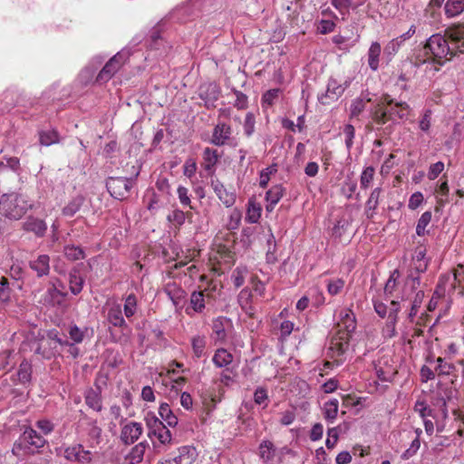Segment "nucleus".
Instances as JSON below:
<instances>
[{
  "label": "nucleus",
  "mask_w": 464,
  "mask_h": 464,
  "mask_svg": "<svg viewBox=\"0 0 464 464\" xmlns=\"http://www.w3.org/2000/svg\"><path fill=\"white\" fill-rule=\"evenodd\" d=\"M34 204L25 194L13 191L0 197V214L9 220H20Z\"/></svg>",
  "instance_id": "nucleus-1"
},
{
  "label": "nucleus",
  "mask_w": 464,
  "mask_h": 464,
  "mask_svg": "<svg viewBox=\"0 0 464 464\" xmlns=\"http://www.w3.org/2000/svg\"><path fill=\"white\" fill-rule=\"evenodd\" d=\"M409 109V105L404 102H395L393 106L386 109L378 104L372 111V119L376 124L384 125L388 121L394 122L396 118L401 120L407 118Z\"/></svg>",
  "instance_id": "nucleus-2"
},
{
  "label": "nucleus",
  "mask_w": 464,
  "mask_h": 464,
  "mask_svg": "<svg viewBox=\"0 0 464 464\" xmlns=\"http://www.w3.org/2000/svg\"><path fill=\"white\" fill-rule=\"evenodd\" d=\"M424 48L430 53L433 56L434 63L439 65H443L444 61L442 59H445V61L450 60L456 55L450 48L447 38L439 34L431 35L428 39Z\"/></svg>",
  "instance_id": "nucleus-3"
},
{
  "label": "nucleus",
  "mask_w": 464,
  "mask_h": 464,
  "mask_svg": "<svg viewBox=\"0 0 464 464\" xmlns=\"http://www.w3.org/2000/svg\"><path fill=\"white\" fill-rule=\"evenodd\" d=\"M139 173L140 172L137 171L133 178L129 179L122 177H109L106 179V188L110 195L118 200L126 199L129 197L130 191L133 187Z\"/></svg>",
  "instance_id": "nucleus-4"
},
{
  "label": "nucleus",
  "mask_w": 464,
  "mask_h": 464,
  "mask_svg": "<svg viewBox=\"0 0 464 464\" xmlns=\"http://www.w3.org/2000/svg\"><path fill=\"white\" fill-rule=\"evenodd\" d=\"M128 50H121L113 55L100 71L96 77L99 83L107 82L130 58Z\"/></svg>",
  "instance_id": "nucleus-5"
},
{
  "label": "nucleus",
  "mask_w": 464,
  "mask_h": 464,
  "mask_svg": "<svg viewBox=\"0 0 464 464\" xmlns=\"http://www.w3.org/2000/svg\"><path fill=\"white\" fill-rule=\"evenodd\" d=\"M455 54L464 53V25L450 27L445 35Z\"/></svg>",
  "instance_id": "nucleus-6"
},
{
  "label": "nucleus",
  "mask_w": 464,
  "mask_h": 464,
  "mask_svg": "<svg viewBox=\"0 0 464 464\" xmlns=\"http://www.w3.org/2000/svg\"><path fill=\"white\" fill-rule=\"evenodd\" d=\"M198 95L208 109L215 108L220 96V88L216 82L204 83L199 87Z\"/></svg>",
  "instance_id": "nucleus-7"
},
{
  "label": "nucleus",
  "mask_w": 464,
  "mask_h": 464,
  "mask_svg": "<svg viewBox=\"0 0 464 464\" xmlns=\"http://www.w3.org/2000/svg\"><path fill=\"white\" fill-rule=\"evenodd\" d=\"M232 129L225 122L218 123L213 130L210 143L215 146H223L230 139Z\"/></svg>",
  "instance_id": "nucleus-8"
},
{
  "label": "nucleus",
  "mask_w": 464,
  "mask_h": 464,
  "mask_svg": "<svg viewBox=\"0 0 464 464\" xmlns=\"http://www.w3.org/2000/svg\"><path fill=\"white\" fill-rule=\"evenodd\" d=\"M341 316V322L338 323V334L341 335V338L351 339L356 329L355 317L353 314H350L348 312H345L343 315L342 313Z\"/></svg>",
  "instance_id": "nucleus-9"
},
{
  "label": "nucleus",
  "mask_w": 464,
  "mask_h": 464,
  "mask_svg": "<svg viewBox=\"0 0 464 464\" xmlns=\"http://www.w3.org/2000/svg\"><path fill=\"white\" fill-rule=\"evenodd\" d=\"M142 433V426L138 422H130L122 427L121 440L124 444L134 443Z\"/></svg>",
  "instance_id": "nucleus-10"
},
{
  "label": "nucleus",
  "mask_w": 464,
  "mask_h": 464,
  "mask_svg": "<svg viewBox=\"0 0 464 464\" xmlns=\"http://www.w3.org/2000/svg\"><path fill=\"white\" fill-rule=\"evenodd\" d=\"M344 90L345 87L338 83V82L335 79H330L327 83L326 92L324 94H322L319 97V101L323 104L329 103L327 99H330L332 101L337 100L338 97H340L343 94Z\"/></svg>",
  "instance_id": "nucleus-11"
},
{
  "label": "nucleus",
  "mask_w": 464,
  "mask_h": 464,
  "mask_svg": "<svg viewBox=\"0 0 464 464\" xmlns=\"http://www.w3.org/2000/svg\"><path fill=\"white\" fill-rule=\"evenodd\" d=\"M23 229L34 233L38 237H43L46 233L47 226L43 219L31 216L23 223Z\"/></svg>",
  "instance_id": "nucleus-12"
},
{
  "label": "nucleus",
  "mask_w": 464,
  "mask_h": 464,
  "mask_svg": "<svg viewBox=\"0 0 464 464\" xmlns=\"http://www.w3.org/2000/svg\"><path fill=\"white\" fill-rule=\"evenodd\" d=\"M211 187L214 189L216 195L219 198V200L226 206L231 207L235 204L236 195L233 192H229L227 190L222 182L218 179L211 180Z\"/></svg>",
  "instance_id": "nucleus-13"
},
{
  "label": "nucleus",
  "mask_w": 464,
  "mask_h": 464,
  "mask_svg": "<svg viewBox=\"0 0 464 464\" xmlns=\"http://www.w3.org/2000/svg\"><path fill=\"white\" fill-rule=\"evenodd\" d=\"M29 267L36 273L38 277L45 276L50 272V257L48 255H40L29 262Z\"/></svg>",
  "instance_id": "nucleus-14"
},
{
  "label": "nucleus",
  "mask_w": 464,
  "mask_h": 464,
  "mask_svg": "<svg viewBox=\"0 0 464 464\" xmlns=\"http://www.w3.org/2000/svg\"><path fill=\"white\" fill-rule=\"evenodd\" d=\"M84 401L86 405L93 411L100 412L102 410V398L101 391H92V387L85 390Z\"/></svg>",
  "instance_id": "nucleus-15"
},
{
  "label": "nucleus",
  "mask_w": 464,
  "mask_h": 464,
  "mask_svg": "<svg viewBox=\"0 0 464 464\" xmlns=\"http://www.w3.org/2000/svg\"><path fill=\"white\" fill-rule=\"evenodd\" d=\"M21 440L23 442L37 449L44 447L46 443L45 439L31 427L24 430L21 436Z\"/></svg>",
  "instance_id": "nucleus-16"
},
{
  "label": "nucleus",
  "mask_w": 464,
  "mask_h": 464,
  "mask_svg": "<svg viewBox=\"0 0 464 464\" xmlns=\"http://www.w3.org/2000/svg\"><path fill=\"white\" fill-rule=\"evenodd\" d=\"M382 53V46L378 42L372 43L368 51V65L372 71H377L379 68L380 55Z\"/></svg>",
  "instance_id": "nucleus-17"
},
{
  "label": "nucleus",
  "mask_w": 464,
  "mask_h": 464,
  "mask_svg": "<svg viewBox=\"0 0 464 464\" xmlns=\"http://www.w3.org/2000/svg\"><path fill=\"white\" fill-rule=\"evenodd\" d=\"M219 155L217 150L205 148L203 150L204 169L206 171L212 172L217 165Z\"/></svg>",
  "instance_id": "nucleus-18"
},
{
  "label": "nucleus",
  "mask_w": 464,
  "mask_h": 464,
  "mask_svg": "<svg viewBox=\"0 0 464 464\" xmlns=\"http://www.w3.org/2000/svg\"><path fill=\"white\" fill-rule=\"evenodd\" d=\"M382 192L381 188H375L365 204V215L367 218L372 219L374 216V210L377 208L379 204V198Z\"/></svg>",
  "instance_id": "nucleus-19"
},
{
  "label": "nucleus",
  "mask_w": 464,
  "mask_h": 464,
  "mask_svg": "<svg viewBox=\"0 0 464 464\" xmlns=\"http://www.w3.org/2000/svg\"><path fill=\"white\" fill-rule=\"evenodd\" d=\"M148 446L147 442H140L134 446L130 452L126 456V459L129 460V464H139L142 461L143 456Z\"/></svg>",
  "instance_id": "nucleus-20"
},
{
  "label": "nucleus",
  "mask_w": 464,
  "mask_h": 464,
  "mask_svg": "<svg viewBox=\"0 0 464 464\" xmlns=\"http://www.w3.org/2000/svg\"><path fill=\"white\" fill-rule=\"evenodd\" d=\"M444 11L448 18L460 14L464 11V0H447Z\"/></svg>",
  "instance_id": "nucleus-21"
},
{
  "label": "nucleus",
  "mask_w": 464,
  "mask_h": 464,
  "mask_svg": "<svg viewBox=\"0 0 464 464\" xmlns=\"http://www.w3.org/2000/svg\"><path fill=\"white\" fill-rule=\"evenodd\" d=\"M339 401L337 399H332L326 401L323 407L324 419L329 422H334L338 414Z\"/></svg>",
  "instance_id": "nucleus-22"
},
{
  "label": "nucleus",
  "mask_w": 464,
  "mask_h": 464,
  "mask_svg": "<svg viewBox=\"0 0 464 464\" xmlns=\"http://www.w3.org/2000/svg\"><path fill=\"white\" fill-rule=\"evenodd\" d=\"M159 414L168 426L175 427L178 424V418L172 412L169 405L167 402H163L160 405Z\"/></svg>",
  "instance_id": "nucleus-23"
},
{
  "label": "nucleus",
  "mask_w": 464,
  "mask_h": 464,
  "mask_svg": "<svg viewBox=\"0 0 464 464\" xmlns=\"http://www.w3.org/2000/svg\"><path fill=\"white\" fill-rule=\"evenodd\" d=\"M212 361L217 367L222 368L232 362L233 355L226 349L220 348L216 351Z\"/></svg>",
  "instance_id": "nucleus-24"
},
{
  "label": "nucleus",
  "mask_w": 464,
  "mask_h": 464,
  "mask_svg": "<svg viewBox=\"0 0 464 464\" xmlns=\"http://www.w3.org/2000/svg\"><path fill=\"white\" fill-rule=\"evenodd\" d=\"M84 203V198L81 195L73 198L62 210L65 217H73Z\"/></svg>",
  "instance_id": "nucleus-25"
},
{
  "label": "nucleus",
  "mask_w": 464,
  "mask_h": 464,
  "mask_svg": "<svg viewBox=\"0 0 464 464\" xmlns=\"http://www.w3.org/2000/svg\"><path fill=\"white\" fill-rule=\"evenodd\" d=\"M60 136L55 130H47L39 131V142L43 146H50L58 143Z\"/></svg>",
  "instance_id": "nucleus-26"
},
{
  "label": "nucleus",
  "mask_w": 464,
  "mask_h": 464,
  "mask_svg": "<svg viewBox=\"0 0 464 464\" xmlns=\"http://www.w3.org/2000/svg\"><path fill=\"white\" fill-rule=\"evenodd\" d=\"M84 279L83 277L79 274L78 271L74 270L70 273L69 275V285H70V291L74 295H79L83 286Z\"/></svg>",
  "instance_id": "nucleus-27"
},
{
  "label": "nucleus",
  "mask_w": 464,
  "mask_h": 464,
  "mask_svg": "<svg viewBox=\"0 0 464 464\" xmlns=\"http://www.w3.org/2000/svg\"><path fill=\"white\" fill-rule=\"evenodd\" d=\"M262 208L255 200L250 199L247 205L246 220L251 224L256 223L261 216Z\"/></svg>",
  "instance_id": "nucleus-28"
},
{
  "label": "nucleus",
  "mask_w": 464,
  "mask_h": 464,
  "mask_svg": "<svg viewBox=\"0 0 464 464\" xmlns=\"http://www.w3.org/2000/svg\"><path fill=\"white\" fill-rule=\"evenodd\" d=\"M32 365L27 361L24 360L18 368L17 378L18 382L22 384H26L31 382L32 378Z\"/></svg>",
  "instance_id": "nucleus-29"
},
{
  "label": "nucleus",
  "mask_w": 464,
  "mask_h": 464,
  "mask_svg": "<svg viewBox=\"0 0 464 464\" xmlns=\"http://www.w3.org/2000/svg\"><path fill=\"white\" fill-rule=\"evenodd\" d=\"M275 450L274 444L269 440H264L259 445V456L265 462L274 458Z\"/></svg>",
  "instance_id": "nucleus-30"
},
{
  "label": "nucleus",
  "mask_w": 464,
  "mask_h": 464,
  "mask_svg": "<svg viewBox=\"0 0 464 464\" xmlns=\"http://www.w3.org/2000/svg\"><path fill=\"white\" fill-rule=\"evenodd\" d=\"M432 214L430 211L424 212L418 220L416 226V234L419 237H423L424 235H429L430 230H426V227L431 221Z\"/></svg>",
  "instance_id": "nucleus-31"
},
{
  "label": "nucleus",
  "mask_w": 464,
  "mask_h": 464,
  "mask_svg": "<svg viewBox=\"0 0 464 464\" xmlns=\"http://www.w3.org/2000/svg\"><path fill=\"white\" fill-rule=\"evenodd\" d=\"M64 256L68 260L76 261L85 258L84 250L78 246H66L64 247Z\"/></svg>",
  "instance_id": "nucleus-32"
},
{
  "label": "nucleus",
  "mask_w": 464,
  "mask_h": 464,
  "mask_svg": "<svg viewBox=\"0 0 464 464\" xmlns=\"http://www.w3.org/2000/svg\"><path fill=\"white\" fill-rule=\"evenodd\" d=\"M401 45V40L394 38L390 41L384 47L383 57L387 59V63H390L392 57L398 53Z\"/></svg>",
  "instance_id": "nucleus-33"
},
{
  "label": "nucleus",
  "mask_w": 464,
  "mask_h": 464,
  "mask_svg": "<svg viewBox=\"0 0 464 464\" xmlns=\"http://www.w3.org/2000/svg\"><path fill=\"white\" fill-rule=\"evenodd\" d=\"M66 294L58 290L54 285L49 287L46 292L45 300L54 304H61Z\"/></svg>",
  "instance_id": "nucleus-34"
},
{
  "label": "nucleus",
  "mask_w": 464,
  "mask_h": 464,
  "mask_svg": "<svg viewBox=\"0 0 464 464\" xmlns=\"http://www.w3.org/2000/svg\"><path fill=\"white\" fill-rule=\"evenodd\" d=\"M284 192L285 188L282 185H275L266 191V199L272 204H277L282 198Z\"/></svg>",
  "instance_id": "nucleus-35"
},
{
  "label": "nucleus",
  "mask_w": 464,
  "mask_h": 464,
  "mask_svg": "<svg viewBox=\"0 0 464 464\" xmlns=\"http://www.w3.org/2000/svg\"><path fill=\"white\" fill-rule=\"evenodd\" d=\"M190 304L197 313H201L205 308L204 294L202 291H194L190 296Z\"/></svg>",
  "instance_id": "nucleus-36"
},
{
  "label": "nucleus",
  "mask_w": 464,
  "mask_h": 464,
  "mask_svg": "<svg viewBox=\"0 0 464 464\" xmlns=\"http://www.w3.org/2000/svg\"><path fill=\"white\" fill-rule=\"evenodd\" d=\"M153 431L152 436L157 437L161 444L169 443L171 441V433L165 424H162L158 430Z\"/></svg>",
  "instance_id": "nucleus-37"
},
{
  "label": "nucleus",
  "mask_w": 464,
  "mask_h": 464,
  "mask_svg": "<svg viewBox=\"0 0 464 464\" xmlns=\"http://www.w3.org/2000/svg\"><path fill=\"white\" fill-rule=\"evenodd\" d=\"M277 171L276 165H271L260 172L259 186L266 188L268 185L270 176Z\"/></svg>",
  "instance_id": "nucleus-38"
},
{
  "label": "nucleus",
  "mask_w": 464,
  "mask_h": 464,
  "mask_svg": "<svg viewBox=\"0 0 464 464\" xmlns=\"http://www.w3.org/2000/svg\"><path fill=\"white\" fill-rule=\"evenodd\" d=\"M423 298H424L423 291L420 290L415 294V297H414V300L412 301L411 311L408 315V317L411 321H412L413 318L415 317V315L417 314L418 310L420 307Z\"/></svg>",
  "instance_id": "nucleus-39"
},
{
  "label": "nucleus",
  "mask_w": 464,
  "mask_h": 464,
  "mask_svg": "<svg viewBox=\"0 0 464 464\" xmlns=\"http://www.w3.org/2000/svg\"><path fill=\"white\" fill-rule=\"evenodd\" d=\"M205 346L206 341L204 337L198 335L192 338L193 353L198 358L202 356Z\"/></svg>",
  "instance_id": "nucleus-40"
},
{
  "label": "nucleus",
  "mask_w": 464,
  "mask_h": 464,
  "mask_svg": "<svg viewBox=\"0 0 464 464\" xmlns=\"http://www.w3.org/2000/svg\"><path fill=\"white\" fill-rule=\"evenodd\" d=\"M11 288L9 287V281L6 277H0V301L7 302L10 299Z\"/></svg>",
  "instance_id": "nucleus-41"
},
{
  "label": "nucleus",
  "mask_w": 464,
  "mask_h": 464,
  "mask_svg": "<svg viewBox=\"0 0 464 464\" xmlns=\"http://www.w3.org/2000/svg\"><path fill=\"white\" fill-rule=\"evenodd\" d=\"M137 300L136 296L131 294L130 295L124 304V314L126 317H131L135 314Z\"/></svg>",
  "instance_id": "nucleus-42"
},
{
  "label": "nucleus",
  "mask_w": 464,
  "mask_h": 464,
  "mask_svg": "<svg viewBox=\"0 0 464 464\" xmlns=\"http://www.w3.org/2000/svg\"><path fill=\"white\" fill-rule=\"evenodd\" d=\"M109 321L114 326L119 327H126V322L121 315V312L120 310L110 311L108 314Z\"/></svg>",
  "instance_id": "nucleus-43"
},
{
  "label": "nucleus",
  "mask_w": 464,
  "mask_h": 464,
  "mask_svg": "<svg viewBox=\"0 0 464 464\" xmlns=\"http://www.w3.org/2000/svg\"><path fill=\"white\" fill-rule=\"evenodd\" d=\"M344 286V281L341 278L329 280L327 283V291L331 295H338Z\"/></svg>",
  "instance_id": "nucleus-44"
},
{
  "label": "nucleus",
  "mask_w": 464,
  "mask_h": 464,
  "mask_svg": "<svg viewBox=\"0 0 464 464\" xmlns=\"http://www.w3.org/2000/svg\"><path fill=\"white\" fill-rule=\"evenodd\" d=\"M349 226V220L345 218H340L333 227V236L335 237H341L345 233Z\"/></svg>",
  "instance_id": "nucleus-45"
},
{
  "label": "nucleus",
  "mask_w": 464,
  "mask_h": 464,
  "mask_svg": "<svg viewBox=\"0 0 464 464\" xmlns=\"http://www.w3.org/2000/svg\"><path fill=\"white\" fill-rule=\"evenodd\" d=\"M374 168L373 167H367L363 169L362 175H361V187L362 188H367L373 179L374 175Z\"/></svg>",
  "instance_id": "nucleus-46"
},
{
  "label": "nucleus",
  "mask_w": 464,
  "mask_h": 464,
  "mask_svg": "<svg viewBox=\"0 0 464 464\" xmlns=\"http://www.w3.org/2000/svg\"><path fill=\"white\" fill-rule=\"evenodd\" d=\"M255 115L252 112H247L245 118L244 122V132L245 134L249 137L251 136L255 131Z\"/></svg>",
  "instance_id": "nucleus-47"
},
{
  "label": "nucleus",
  "mask_w": 464,
  "mask_h": 464,
  "mask_svg": "<svg viewBox=\"0 0 464 464\" xmlns=\"http://www.w3.org/2000/svg\"><path fill=\"white\" fill-rule=\"evenodd\" d=\"M89 425V431L88 434L91 437V439L96 440L98 443L100 441L101 436H102V429L97 425L96 420H91L88 423Z\"/></svg>",
  "instance_id": "nucleus-48"
},
{
  "label": "nucleus",
  "mask_w": 464,
  "mask_h": 464,
  "mask_svg": "<svg viewBox=\"0 0 464 464\" xmlns=\"http://www.w3.org/2000/svg\"><path fill=\"white\" fill-rule=\"evenodd\" d=\"M343 133L345 135V145L349 150L353 144V138L355 135V129L352 124H346L343 128Z\"/></svg>",
  "instance_id": "nucleus-49"
},
{
  "label": "nucleus",
  "mask_w": 464,
  "mask_h": 464,
  "mask_svg": "<svg viewBox=\"0 0 464 464\" xmlns=\"http://www.w3.org/2000/svg\"><path fill=\"white\" fill-rule=\"evenodd\" d=\"M419 275L420 274H414L413 272H411L405 279L404 286H410L411 291H415L420 284V278Z\"/></svg>",
  "instance_id": "nucleus-50"
},
{
  "label": "nucleus",
  "mask_w": 464,
  "mask_h": 464,
  "mask_svg": "<svg viewBox=\"0 0 464 464\" xmlns=\"http://www.w3.org/2000/svg\"><path fill=\"white\" fill-rule=\"evenodd\" d=\"M188 214H186L184 211L179 209H175L172 214L168 216V219L170 222H174L178 226H181L184 224L186 218Z\"/></svg>",
  "instance_id": "nucleus-51"
},
{
  "label": "nucleus",
  "mask_w": 464,
  "mask_h": 464,
  "mask_svg": "<svg viewBox=\"0 0 464 464\" xmlns=\"http://www.w3.org/2000/svg\"><path fill=\"white\" fill-rule=\"evenodd\" d=\"M233 92L236 96L234 106L238 110H244L247 108V96L236 89L233 90Z\"/></svg>",
  "instance_id": "nucleus-52"
},
{
  "label": "nucleus",
  "mask_w": 464,
  "mask_h": 464,
  "mask_svg": "<svg viewBox=\"0 0 464 464\" xmlns=\"http://www.w3.org/2000/svg\"><path fill=\"white\" fill-rule=\"evenodd\" d=\"M279 92V89H271L266 92L262 96L263 104H266L268 106L273 105L275 100L278 98Z\"/></svg>",
  "instance_id": "nucleus-53"
},
{
  "label": "nucleus",
  "mask_w": 464,
  "mask_h": 464,
  "mask_svg": "<svg viewBox=\"0 0 464 464\" xmlns=\"http://www.w3.org/2000/svg\"><path fill=\"white\" fill-rule=\"evenodd\" d=\"M349 342L350 339L341 338V335L338 334V337L332 341V345L338 350L340 354H343L347 351Z\"/></svg>",
  "instance_id": "nucleus-54"
},
{
  "label": "nucleus",
  "mask_w": 464,
  "mask_h": 464,
  "mask_svg": "<svg viewBox=\"0 0 464 464\" xmlns=\"http://www.w3.org/2000/svg\"><path fill=\"white\" fill-rule=\"evenodd\" d=\"M391 309L388 314V324H392V326L395 325L397 322V315L400 311V304L398 301L392 300L391 302Z\"/></svg>",
  "instance_id": "nucleus-55"
},
{
  "label": "nucleus",
  "mask_w": 464,
  "mask_h": 464,
  "mask_svg": "<svg viewBox=\"0 0 464 464\" xmlns=\"http://www.w3.org/2000/svg\"><path fill=\"white\" fill-rule=\"evenodd\" d=\"M70 338L76 343H80L83 341L84 332L81 330L77 325H72L69 329Z\"/></svg>",
  "instance_id": "nucleus-56"
},
{
  "label": "nucleus",
  "mask_w": 464,
  "mask_h": 464,
  "mask_svg": "<svg viewBox=\"0 0 464 464\" xmlns=\"http://www.w3.org/2000/svg\"><path fill=\"white\" fill-rule=\"evenodd\" d=\"M420 447V439L418 438H415L410 448L407 449L401 455V458L404 459H408L410 458H411L413 455H415L417 453V451L419 450Z\"/></svg>",
  "instance_id": "nucleus-57"
},
{
  "label": "nucleus",
  "mask_w": 464,
  "mask_h": 464,
  "mask_svg": "<svg viewBox=\"0 0 464 464\" xmlns=\"http://www.w3.org/2000/svg\"><path fill=\"white\" fill-rule=\"evenodd\" d=\"M223 320H225V318H218L213 323V332L216 334L218 339H225L226 337V331L225 326L223 324Z\"/></svg>",
  "instance_id": "nucleus-58"
},
{
  "label": "nucleus",
  "mask_w": 464,
  "mask_h": 464,
  "mask_svg": "<svg viewBox=\"0 0 464 464\" xmlns=\"http://www.w3.org/2000/svg\"><path fill=\"white\" fill-rule=\"evenodd\" d=\"M177 192L180 203L183 206H188L191 209H193V207L190 205V198L188 197V188L183 186H179Z\"/></svg>",
  "instance_id": "nucleus-59"
},
{
  "label": "nucleus",
  "mask_w": 464,
  "mask_h": 464,
  "mask_svg": "<svg viewBox=\"0 0 464 464\" xmlns=\"http://www.w3.org/2000/svg\"><path fill=\"white\" fill-rule=\"evenodd\" d=\"M437 362H438L437 370L440 371L439 374L449 375V374H450L451 371L454 369L453 364L444 362V359H442L441 357H439L437 359Z\"/></svg>",
  "instance_id": "nucleus-60"
},
{
  "label": "nucleus",
  "mask_w": 464,
  "mask_h": 464,
  "mask_svg": "<svg viewBox=\"0 0 464 464\" xmlns=\"http://www.w3.org/2000/svg\"><path fill=\"white\" fill-rule=\"evenodd\" d=\"M431 115H432L431 110L428 109L425 111L422 118L420 119V121L419 122V127L422 131H428L430 130Z\"/></svg>",
  "instance_id": "nucleus-61"
},
{
  "label": "nucleus",
  "mask_w": 464,
  "mask_h": 464,
  "mask_svg": "<svg viewBox=\"0 0 464 464\" xmlns=\"http://www.w3.org/2000/svg\"><path fill=\"white\" fill-rule=\"evenodd\" d=\"M444 169V164L441 161H438L431 164L428 172V178L430 179H435Z\"/></svg>",
  "instance_id": "nucleus-62"
},
{
  "label": "nucleus",
  "mask_w": 464,
  "mask_h": 464,
  "mask_svg": "<svg viewBox=\"0 0 464 464\" xmlns=\"http://www.w3.org/2000/svg\"><path fill=\"white\" fill-rule=\"evenodd\" d=\"M254 401L256 404L261 405L268 401L267 392L264 387H258L254 392Z\"/></svg>",
  "instance_id": "nucleus-63"
},
{
  "label": "nucleus",
  "mask_w": 464,
  "mask_h": 464,
  "mask_svg": "<svg viewBox=\"0 0 464 464\" xmlns=\"http://www.w3.org/2000/svg\"><path fill=\"white\" fill-rule=\"evenodd\" d=\"M338 430L337 428H331L328 430V438L325 441V445L328 449H333L338 440Z\"/></svg>",
  "instance_id": "nucleus-64"
}]
</instances>
